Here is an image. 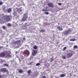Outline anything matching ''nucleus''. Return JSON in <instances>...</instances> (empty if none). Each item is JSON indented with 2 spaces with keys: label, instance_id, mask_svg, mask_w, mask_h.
Returning a JSON list of instances; mask_svg holds the SVG:
<instances>
[{
  "label": "nucleus",
  "instance_id": "f257e3e1",
  "mask_svg": "<svg viewBox=\"0 0 78 78\" xmlns=\"http://www.w3.org/2000/svg\"><path fill=\"white\" fill-rule=\"evenodd\" d=\"M10 16H9L5 15V16H3L0 19L1 21H3L5 20L6 22H9L10 20Z\"/></svg>",
  "mask_w": 78,
  "mask_h": 78
},
{
  "label": "nucleus",
  "instance_id": "f03ea898",
  "mask_svg": "<svg viewBox=\"0 0 78 78\" xmlns=\"http://www.w3.org/2000/svg\"><path fill=\"white\" fill-rule=\"evenodd\" d=\"M21 44V41L20 40H17L16 41H14L12 42V45L13 47H16L17 45H20Z\"/></svg>",
  "mask_w": 78,
  "mask_h": 78
},
{
  "label": "nucleus",
  "instance_id": "7ed1b4c3",
  "mask_svg": "<svg viewBox=\"0 0 78 78\" xmlns=\"http://www.w3.org/2000/svg\"><path fill=\"white\" fill-rule=\"evenodd\" d=\"M28 13H25L23 14V17L22 18V20L23 21H26V20H27V19L28 18Z\"/></svg>",
  "mask_w": 78,
  "mask_h": 78
},
{
  "label": "nucleus",
  "instance_id": "20e7f679",
  "mask_svg": "<svg viewBox=\"0 0 78 78\" xmlns=\"http://www.w3.org/2000/svg\"><path fill=\"white\" fill-rule=\"evenodd\" d=\"M37 53V50H34L32 52V55L33 56H34Z\"/></svg>",
  "mask_w": 78,
  "mask_h": 78
},
{
  "label": "nucleus",
  "instance_id": "39448f33",
  "mask_svg": "<svg viewBox=\"0 0 78 78\" xmlns=\"http://www.w3.org/2000/svg\"><path fill=\"white\" fill-rule=\"evenodd\" d=\"M71 31H72L70 29H69L68 31L65 32V34L66 35H68V34H69V33H71Z\"/></svg>",
  "mask_w": 78,
  "mask_h": 78
},
{
  "label": "nucleus",
  "instance_id": "423d86ee",
  "mask_svg": "<svg viewBox=\"0 0 78 78\" xmlns=\"http://www.w3.org/2000/svg\"><path fill=\"white\" fill-rule=\"evenodd\" d=\"M48 5L49 7H51V8H53L54 7V5L53 3H48Z\"/></svg>",
  "mask_w": 78,
  "mask_h": 78
},
{
  "label": "nucleus",
  "instance_id": "0eeeda50",
  "mask_svg": "<svg viewBox=\"0 0 78 78\" xmlns=\"http://www.w3.org/2000/svg\"><path fill=\"white\" fill-rule=\"evenodd\" d=\"M5 53L4 52L0 53V57H5Z\"/></svg>",
  "mask_w": 78,
  "mask_h": 78
},
{
  "label": "nucleus",
  "instance_id": "6e6552de",
  "mask_svg": "<svg viewBox=\"0 0 78 78\" xmlns=\"http://www.w3.org/2000/svg\"><path fill=\"white\" fill-rule=\"evenodd\" d=\"M1 71L3 73H5L6 72H8V70L6 68H2L1 69Z\"/></svg>",
  "mask_w": 78,
  "mask_h": 78
},
{
  "label": "nucleus",
  "instance_id": "1a4fd4ad",
  "mask_svg": "<svg viewBox=\"0 0 78 78\" xmlns=\"http://www.w3.org/2000/svg\"><path fill=\"white\" fill-rule=\"evenodd\" d=\"M72 56V54L70 53H69L67 54V57L68 58H70V57H71Z\"/></svg>",
  "mask_w": 78,
  "mask_h": 78
},
{
  "label": "nucleus",
  "instance_id": "9d476101",
  "mask_svg": "<svg viewBox=\"0 0 78 78\" xmlns=\"http://www.w3.org/2000/svg\"><path fill=\"white\" fill-rule=\"evenodd\" d=\"M57 28L59 31H62V30H63V29H62V28H61V27H60V26H58V27H57Z\"/></svg>",
  "mask_w": 78,
  "mask_h": 78
},
{
  "label": "nucleus",
  "instance_id": "9b49d317",
  "mask_svg": "<svg viewBox=\"0 0 78 78\" xmlns=\"http://www.w3.org/2000/svg\"><path fill=\"white\" fill-rule=\"evenodd\" d=\"M2 8L3 10H7V8L6 6H4L2 7Z\"/></svg>",
  "mask_w": 78,
  "mask_h": 78
},
{
  "label": "nucleus",
  "instance_id": "f8f14e48",
  "mask_svg": "<svg viewBox=\"0 0 78 78\" xmlns=\"http://www.w3.org/2000/svg\"><path fill=\"white\" fill-rule=\"evenodd\" d=\"M27 55V56H28L29 55H30V52L28 50H27L26 51Z\"/></svg>",
  "mask_w": 78,
  "mask_h": 78
},
{
  "label": "nucleus",
  "instance_id": "ddd939ff",
  "mask_svg": "<svg viewBox=\"0 0 78 78\" xmlns=\"http://www.w3.org/2000/svg\"><path fill=\"white\" fill-rule=\"evenodd\" d=\"M31 70H29L27 71V73L29 75H30L31 74Z\"/></svg>",
  "mask_w": 78,
  "mask_h": 78
},
{
  "label": "nucleus",
  "instance_id": "4468645a",
  "mask_svg": "<svg viewBox=\"0 0 78 78\" xmlns=\"http://www.w3.org/2000/svg\"><path fill=\"white\" fill-rule=\"evenodd\" d=\"M18 72L19 73H23V70H22L21 69H20L18 71Z\"/></svg>",
  "mask_w": 78,
  "mask_h": 78
},
{
  "label": "nucleus",
  "instance_id": "2eb2a0df",
  "mask_svg": "<svg viewBox=\"0 0 78 78\" xmlns=\"http://www.w3.org/2000/svg\"><path fill=\"white\" fill-rule=\"evenodd\" d=\"M44 13L46 15H48V14H49V13L48 12H44Z\"/></svg>",
  "mask_w": 78,
  "mask_h": 78
},
{
  "label": "nucleus",
  "instance_id": "dca6fc26",
  "mask_svg": "<svg viewBox=\"0 0 78 78\" xmlns=\"http://www.w3.org/2000/svg\"><path fill=\"white\" fill-rule=\"evenodd\" d=\"M66 76V75L64 74H62L61 75H60V77H64V76Z\"/></svg>",
  "mask_w": 78,
  "mask_h": 78
},
{
  "label": "nucleus",
  "instance_id": "f3484780",
  "mask_svg": "<svg viewBox=\"0 0 78 78\" xmlns=\"http://www.w3.org/2000/svg\"><path fill=\"white\" fill-rule=\"evenodd\" d=\"M70 41H75V39L74 38H72V39L69 40Z\"/></svg>",
  "mask_w": 78,
  "mask_h": 78
},
{
  "label": "nucleus",
  "instance_id": "a211bd4d",
  "mask_svg": "<svg viewBox=\"0 0 78 78\" xmlns=\"http://www.w3.org/2000/svg\"><path fill=\"white\" fill-rule=\"evenodd\" d=\"M53 61H54V59H53V58H51V60H50V62H53Z\"/></svg>",
  "mask_w": 78,
  "mask_h": 78
},
{
  "label": "nucleus",
  "instance_id": "6ab92c4d",
  "mask_svg": "<svg viewBox=\"0 0 78 78\" xmlns=\"http://www.w3.org/2000/svg\"><path fill=\"white\" fill-rule=\"evenodd\" d=\"M34 48L35 50H37V46H36V45H35L34 47Z\"/></svg>",
  "mask_w": 78,
  "mask_h": 78
},
{
  "label": "nucleus",
  "instance_id": "aec40b11",
  "mask_svg": "<svg viewBox=\"0 0 78 78\" xmlns=\"http://www.w3.org/2000/svg\"><path fill=\"white\" fill-rule=\"evenodd\" d=\"M2 28H3V29H4V30H6V26H2Z\"/></svg>",
  "mask_w": 78,
  "mask_h": 78
},
{
  "label": "nucleus",
  "instance_id": "412c9836",
  "mask_svg": "<svg viewBox=\"0 0 78 78\" xmlns=\"http://www.w3.org/2000/svg\"><path fill=\"white\" fill-rule=\"evenodd\" d=\"M74 48H75L76 49H77L78 48V46L76 45H74L73 47Z\"/></svg>",
  "mask_w": 78,
  "mask_h": 78
},
{
  "label": "nucleus",
  "instance_id": "4be33fe9",
  "mask_svg": "<svg viewBox=\"0 0 78 78\" xmlns=\"http://www.w3.org/2000/svg\"><path fill=\"white\" fill-rule=\"evenodd\" d=\"M40 64H41L39 63H37L36 64V66H40Z\"/></svg>",
  "mask_w": 78,
  "mask_h": 78
},
{
  "label": "nucleus",
  "instance_id": "5701e85b",
  "mask_svg": "<svg viewBox=\"0 0 78 78\" xmlns=\"http://www.w3.org/2000/svg\"><path fill=\"white\" fill-rule=\"evenodd\" d=\"M4 66H6V67H8V65L7 64H4Z\"/></svg>",
  "mask_w": 78,
  "mask_h": 78
},
{
  "label": "nucleus",
  "instance_id": "b1692460",
  "mask_svg": "<svg viewBox=\"0 0 78 78\" xmlns=\"http://www.w3.org/2000/svg\"><path fill=\"white\" fill-rule=\"evenodd\" d=\"M62 58L63 59H66V57L65 56H62Z\"/></svg>",
  "mask_w": 78,
  "mask_h": 78
},
{
  "label": "nucleus",
  "instance_id": "393cba45",
  "mask_svg": "<svg viewBox=\"0 0 78 78\" xmlns=\"http://www.w3.org/2000/svg\"><path fill=\"white\" fill-rule=\"evenodd\" d=\"M7 25L8 27H11V24L9 23L7 24Z\"/></svg>",
  "mask_w": 78,
  "mask_h": 78
},
{
  "label": "nucleus",
  "instance_id": "a878e982",
  "mask_svg": "<svg viewBox=\"0 0 78 78\" xmlns=\"http://www.w3.org/2000/svg\"><path fill=\"white\" fill-rule=\"evenodd\" d=\"M66 47H65L63 48V51H65V50H66Z\"/></svg>",
  "mask_w": 78,
  "mask_h": 78
},
{
  "label": "nucleus",
  "instance_id": "bb28decb",
  "mask_svg": "<svg viewBox=\"0 0 78 78\" xmlns=\"http://www.w3.org/2000/svg\"><path fill=\"white\" fill-rule=\"evenodd\" d=\"M44 31L43 30H40L41 33H44Z\"/></svg>",
  "mask_w": 78,
  "mask_h": 78
},
{
  "label": "nucleus",
  "instance_id": "cd10ccee",
  "mask_svg": "<svg viewBox=\"0 0 78 78\" xmlns=\"http://www.w3.org/2000/svg\"><path fill=\"white\" fill-rule=\"evenodd\" d=\"M3 2H2L0 1V5H2Z\"/></svg>",
  "mask_w": 78,
  "mask_h": 78
},
{
  "label": "nucleus",
  "instance_id": "c85d7f7f",
  "mask_svg": "<svg viewBox=\"0 0 78 78\" xmlns=\"http://www.w3.org/2000/svg\"><path fill=\"white\" fill-rule=\"evenodd\" d=\"M58 5H59V6H61L62 5V4H61V3H59L58 4Z\"/></svg>",
  "mask_w": 78,
  "mask_h": 78
},
{
  "label": "nucleus",
  "instance_id": "c756f323",
  "mask_svg": "<svg viewBox=\"0 0 78 78\" xmlns=\"http://www.w3.org/2000/svg\"><path fill=\"white\" fill-rule=\"evenodd\" d=\"M33 62H30L29 64V65H31V64H33Z\"/></svg>",
  "mask_w": 78,
  "mask_h": 78
},
{
  "label": "nucleus",
  "instance_id": "7c9ffc66",
  "mask_svg": "<svg viewBox=\"0 0 78 78\" xmlns=\"http://www.w3.org/2000/svg\"><path fill=\"white\" fill-rule=\"evenodd\" d=\"M11 10H7V12H11Z\"/></svg>",
  "mask_w": 78,
  "mask_h": 78
},
{
  "label": "nucleus",
  "instance_id": "2f4dec72",
  "mask_svg": "<svg viewBox=\"0 0 78 78\" xmlns=\"http://www.w3.org/2000/svg\"><path fill=\"white\" fill-rule=\"evenodd\" d=\"M42 78H46V77L45 76H43V77H42Z\"/></svg>",
  "mask_w": 78,
  "mask_h": 78
},
{
  "label": "nucleus",
  "instance_id": "473e14b6",
  "mask_svg": "<svg viewBox=\"0 0 78 78\" xmlns=\"http://www.w3.org/2000/svg\"><path fill=\"white\" fill-rule=\"evenodd\" d=\"M2 78V75H0V78Z\"/></svg>",
  "mask_w": 78,
  "mask_h": 78
},
{
  "label": "nucleus",
  "instance_id": "72a5a7b5",
  "mask_svg": "<svg viewBox=\"0 0 78 78\" xmlns=\"http://www.w3.org/2000/svg\"><path fill=\"white\" fill-rule=\"evenodd\" d=\"M11 9H12L10 8L8 10H11Z\"/></svg>",
  "mask_w": 78,
  "mask_h": 78
},
{
  "label": "nucleus",
  "instance_id": "f704fd0d",
  "mask_svg": "<svg viewBox=\"0 0 78 78\" xmlns=\"http://www.w3.org/2000/svg\"><path fill=\"white\" fill-rule=\"evenodd\" d=\"M16 54H17L18 53V52L17 51H16L15 52Z\"/></svg>",
  "mask_w": 78,
  "mask_h": 78
},
{
  "label": "nucleus",
  "instance_id": "c9c22d12",
  "mask_svg": "<svg viewBox=\"0 0 78 78\" xmlns=\"http://www.w3.org/2000/svg\"><path fill=\"white\" fill-rule=\"evenodd\" d=\"M1 49H2V47H0V50H1Z\"/></svg>",
  "mask_w": 78,
  "mask_h": 78
},
{
  "label": "nucleus",
  "instance_id": "e433bc0d",
  "mask_svg": "<svg viewBox=\"0 0 78 78\" xmlns=\"http://www.w3.org/2000/svg\"><path fill=\"white\" fill-rule=\"evenodd\" d=\"M40 44H42V43L41 42H40Z\"/></svg>",
  "mask_w": 78,
  "mask_h": 78
},
{
  "label": "nucleus",
  "instance_id": "4c0bfd02",
  "mask_svg": "<svg viewBox=\"0 0 78 78\" xmlns=\"http://www.w3.org/2000/svg\"><path fill=\"white\" fill-rule=\"evenodd\" d=\"M43 10H45V9H43Z\"/></svg>",
  "mask_w": 78,
  "mask_h": 78
},
{
  "label": "nucleus",
  "instance_id": "58836bf2",
  "mask_svg": "<svg viewBox=\"0 0 78 78\" xmlns=\"http://www.w3.org/2000/svg\"><path fill=\"white\" fill-rule=\"evenodd\" d=\"M43 11H44V10H43Z\"/></svg>",
  "mask_w": 78,
  "mask_h": 78
},
{
  "label": "nucleus",
  "instance_id": "ea45409f",
  "mask_svg": "<svg viewBox=\"0 0 78 78\" xmlns=\"http://www.w3.org/2000/svg\"><path fill=\"white\" fill-rule=\"evenodd\" d=\"M13 14H14V13Z\"/></svg>",
  "mask_w": 78,
  "mask_h": 78
},
{
  "label": "nucleus",
  "instance_id": "a19ab883",
  "mask_svg": "<svg viewBox=\"0 0 78 78\" xmlns=\"http://www.w3.org/2000/svg\"><path fill=\"white\" fill-rule=\"evenodd\" d=\"M66 11H67V10H66Z\"/></svg>",
  "mask_w": 78,
  "mask_h": 78
}]
</instances>
